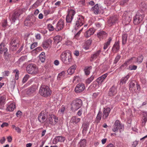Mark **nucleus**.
Wrapping results in <instances>:
<instances>
[{"label": "nucleus", "mask_w": 147, "mask_h": 147, "mask_svg": "<svg viewBox=\"0 0 147 147\" xmlns=\"http://www.w3.org/2000/svg\"><path fill=\"white\" fill-rule=\"evenodd\" d=\"M60 59L63 63L67 65L71 63L73 61L71 53L69 50L63 52L61 55Z\"/></svg>", "instance_id": "1"}, {"label": "nucleus", "mask_w": 147, "mask_h": 147, "mask_svg": "<svg viewBox=\"0 0 147 147\" xmlns=\"http://www.w3.org/2000/svg\"><path fill=\"white\" fill-rule=\"evenodd\" d=\"M39 93L44 97H47L51 95L52 92L48 86L42 85L40 88Z\"/></svg>", "instance_id": "2"}, {"label": "nucleus", "mask_w": 147, "mask_h": 147, "mask_svg": "<svg viewBox=\"0 0 147 147\" xmlns=\"http://www.w3.org/2000/svg\"><path fill=\"white\" fill-rule=\"evenodd\" d=\"M143 58V56L142 55H139L137 59L134 57H132L130 59H128L127 61H126L121 66L120 68H122L124 66H126L127 65H128V64L131 63L132 62H135L138 63H140L142 62Z\"/></svg>", "instance_id": "3"}, {"label": "nucleus", "mask_w": 147, "mask_h": 147, "mask_svg": "<svg viewBox=\"0 0 147 147\" xmlns=\"http://www.w3.org/2000/svg\"><path fill=\"white\" fill-rule=\"evenodd\" d=\"M84 23V18L82 16H78L76 18L75 21L74 27L76 30H78L82 26Z\"/></svg>", "instance_id": "4"}, {"label": "nucleus", "mask_w": 147, "mask_h": 147, "mask_svg": "<svg viewBox=\"0 0 147 147\" xmlns=\"http://www.w3.org/2000/svg\"><path fill=\"white\" fill-rule=\"evenodd\" d=\"M82 100L80 99H77L73 101L71 104V109L73 111H76L82 106Z\"/></svg>", "instance_id": "5"}, {"label": "nucleus", "mask_w": 147, "mask_h": 147, "mask_svg": "<svg viewBox=\"0 0 147 147\" xmlns=\"http://www.w3.org/2000/svg\"><path fill=\"white\" fill-rule=\"evenodd\" d=\"M124 129V126L120 122L119 120L115 121L113 125V128H112L113 131L116 132L118 129H119L120 132L121 133Z\"/></svg>", "instance_id": "6"}, {"label": "nucleus", "mask_w": 147, "mask_h": 147, "mask_svg": "<svg viewBox=\"0 0 147 147\" xmlns=\"http://www.w3.org/2000/svg\"><path fill=\"white\" fill-rule=\"evenodd\" d=\"M67 14L66 18V21L67 23L71 22L74 17L76 13V11L72 9H68L67 12Z\"/></svg>", "instance_id": "7"}, {"label": "nucleus", "mask_w": 147, "mask_h": 147, "mask_svg": "<svg viewBox=\"0 0 147 147\" xmlns=\"http://www.w3.org/2000/svg\"><path fill=\"white\" fill-rule=\"evenodd\" d=\"M36 20V18L34 16H28L24 21V24L26 26H30Z\"/></svg>", "instance_id": "8"}, {"label": "nucleus", "mask_w": 147, "mask_h": 147, "mask_svg": "<svg viewBox=\"0 0 147 147\" xmlns=\"http://www.w3.org/2000/svg\"><path fill=\"white\" fill-rule=\"evenodd\" d=\"M22 13V11L20 9L17 10L15 11L12 15L10 19L11 22L14 23L15 22L16 20H18L20 16Z\"/></svg>", "instance_id": "9"}, {"label": "nucleus", "mask_w": 147, "mask_h": 147, "mask_svg": "<svg viewBox=\"0 0 147 147\" xmlns=\"http://www.w3.org/2000/svg\"><path fill=\"white\" fill-rule=\"evenodd\" d=\"M131 16H129L127 12H125L122 17V22L124 24L128 25L131 20Z\"/></svg>", "instance_id": "10"}, {"label": "nucleus", "mask_w": 147, "mask_h": 147, "mask_svg": "<svg viewBox=\"0 0 147 147\" xmlns=\"http://www.w3.org/2000/svg\"><path fill=\"white\" fill-rule=\"evenodd\" d=\"M19 40L17 38H13L10 43V47L13 50H16L19 47Z\"/></svg>", "instance_id": "11"}, {"label": "nucleus", "mask_w": 147, "mask_h": 147, "mask_svg": "<svg viewBox=\"0 0 147 147\" xmlns=\"http://www.w3.org/2000/svg\"><path fill=\"white\" fill-rule=\"evenodd\" d=\"M85 88V85L81 83L77 84L75 87L74 90L76 93H80L84 90Z\"/></svg>", "instance_id": "12"}, {"label": "nucleus", "mask_w": 147, "mask_h": 147, "mask_svg": "<svg viewBox=\"0 0 147 147\" xmlns=\"http://www.w3.org/2000/svg\"><path fill=\"white\" fill-rule=\"evenodd\" d=\"M111 111V109L109 107H107L104 108L103 110L102 118L104 119H107Z\"/></svg>", "instance_id": "13"}, {"label": "nucleus", "mask_w": 147, "mask_h": 147, "mask_svg": "<svg viewBox=\"0 0 147 147\" xmlns=\"http://www.w3.org/2000/svg\"><path fill=\"white\" fill-rule=\"evenodd\" d=\"M142 16L139 14H136L133 18V22L135 25L140 23L142 20Z\"/></svg>", "instance_id": "14"}, {"label": "nucleus", "mask_w": 147, "mask_h": 147, "mask_svg": "<svg viewBox=\"0 0 147 147\" xmlns=\"http://www.w3.org/2000/svg\"><path fill=\"white\" fill-rule=\"evenodd\" d=\"M36 68V65L33 64H29L26 67L27 72L30 74L35 73V70Z\"/></svg>", "instance_id": "15"}, {"label": "nucleus", "mask_w": 147, "mask_h": 147, "mask_svg": "<svg viewBox=\"0 0 147 147\" xmlns=\"http://www.w3.org/2000/svg\"><path fill=\"white\" fill-rule=\"evenodd\" d=\"M52 43L51 39L49 38L43 42V47L45 49L50 48L51 45Z\"/></svg>", "instance_id": "16"}, {"label": "nucleus", "mask_w": 147, "mask_h": 147, "mask_svg": "<svg viewBox=\"0 0 147 147\" xmlns=\"http://www.w3.org/2000/svg\"><path fill=\"white\" fill-rule=\"evenodd\" d=\"M16 108L15 103L13 102H9L7 105L6 110L8 111H13Z\"/></svg>", "instance_id": "17"}, {"label": "nucleus", "mask_w": 147, "mask_h": 147, "mask_svg": "<svg viewBox=\"0 0 147 147\" xmlns=\"http://www.w3.org/2000/svg\"><path fill=\"white\" fill-rule=\"evenodd\" d=\"M64 25V21L62 20H60L57 24L55 30L57 31L61 30L63 28Z\"/></svg>", "instance_id": "18"}, {"label": "nucleus", "mask_w": 147, "mask_h": 147, "mask_svg": "<svg viewBox=\"0 0 147 147\" xmlns=\"http://www.w3.org/2000/svg\"><path fill=\"white\" fill-rule=\"evenodd\" d=\"M65 138L62 136H58L56 137L53 139V143L56 144L58 142H64Z\"/></svg>", "instance_id": "19"}, {"label": "nucleus", "mask_w": 147, "mask_h": 147, "mask_svg": "<svg viewBox=\"0 0 147 147\" xmlns=\"http://www.w3.org/2000/svg\"><path fill=\"white\" fill-rule=\"evenodd\" d=\"M118 18L117 16H114L111 17L108 20V23L111 25L113 24L114 23L117 22L118 21Z\"/></svg>", "instance_id": "20"}, {"label": "nucleus", "mask_w": 147, "mask_h": 147, "mask_svg": "<svg viewBox=\"0 0 147 147\" xmlns=\"http://www.w3.org/2000/svg\"><path fill=\"white\" fill-rule=\"evenodd\" d=\"M108 75L107 73H106L97 78L96 81L98 84H100L106 78Z\"/></svg>", "instance_id": "21"}, {"label": "nucleus", "mask_w": 147, "mask_h": 147, "mask_svg": "<svg viewBox=\"0 0 147 147\" xmlns=\"http://www.w3.org/2000/svg\"><path fill=\"white\" fill-rule=\"evenodd\" d=\"M7 51V49L5 47V43L2 42L0 44V54H2L4 53V55H5Z\"/></svg>", "instance_id": "22"}, {"label": "nucleus", "mask_w": 147, "mask_h": 147, "mask_svg": "<svg viewBox=\"0 0 147 147\" xmlns=\"http://www.w3.org/2000/svg\"><path fill=\"white\" fill-rule=\"evenodd\" d=\"M117 93V89L114 86H112L110 88L109 92V96H113L115 95Z\"/></svg>", "instance_id": "23"}, {"label": "nucleus", "mask_w": 147, "mask_h": 147, "mask_svg": "<svg viewBox=\"0 0 147 147\" xmlns=\"http://www.w3.org/2000/svg\"><path fill=\"white\" fill-rule=\"evenodd\" d=\"M119 43L118 42H116L112 47V51L113 53H116L119 51Z\"/></svg>", "instance_id": "24"}, {"label": "nucleus", "mask_w": 147, "mask_h": 147, "mask_svg": "<svg viewBox=\"0 0 147 147\" xmlns=\"http://www.w3.org/2000/svg\"><path fill=\"white\" fill-rule=\"evenodd\" d=\"M87 143L85 139H81L78 143V147H85Z\"/></svg>", "instance_id": "25"}, {"label": "nucleus", "mask_w": 147, "mask_h": 147, "mask_svg": "<svg viewBox=\"0 0 147 147\" xmlns=\"http://www.w3.org/2000/svg\"><path fill=\"white\" fill-rule=\"evenodd\" d=\"M143 117L142 119V125L144 126L147 121V112H144L143 114Z\"/></svg>", "instance_id": "26"}, {"label": "nucleus", "mask_w": 147, "mask_h": 147, "mask_svg": "<svg viewBox=\"0 0 147 147\" xmlns=\"http://www.w3.org/2000/svg\"><path fill=\"white\" fill-rule=\"evenodd\" d=\"M81 120V119L76 116L72 117L71 119V124H77L79 123Z\"/></svg>", "instance_id": "27"}, {"label": "nucleus", "mask_w": 147, "mask_h": 147, "mask_svg": "<svg viewBox=\"0 0 147 147\" xmlns=\"http://www.w3.org/2000/svg\"><path fill=\"white\" fill-rule=\"evenodd\" d=\"M76 67V65H74L71 66L67 71L68 74L70 75L73 74L74 72Z\"/></svg>", "instance_id": "28"}, {"label": "nucleus", "mask_w": 147, "mask_h": 147, "mask_svg": "<svg viewBox=\"0 0 147 147\" xmlns=\"http://www.w3.org/2000/svg\"><path fill=\"white\" fill-rule=\"evenodd\" d=\"M91 11L95 14H98L99 12L98 4H96L92 8Z\"/></svg>", "instance_id": "29"}, {"label": "nucleus", "mask_w": 147, "mask_h": 147, "mask_svg": "<svg viewBox=\"0 0 147 147\" xmlns=\"http://www.w3.org/2000/svg\"><path fill=\"white\" fill-rule=\"evenodd\" d=\"M94 31V29L92 28H90L88 30L85 34V36L88 38L91 35L93 34Z\"/></svg>", "instance_id": "30"}, {"label": "nucleus", "mask_w": 147, "mask_h": 147, "mask_svg": "<svg viewBox=\"0 0 147 147\" xmlns=\"http://www.w3.org/2000/svg\"><path fill=\"white\" fill-rule=\"evenodd\" d=\"M38 120L41 123H42L44 122L45 119V115L41 112L38 116Z\"/></svg>", "instance_id": "31"}, {"label": "nucleus", "mask_w": 147, "mask_h": 147, "mask_svg": "<svg viewBox=\"0 0 147 147\" xmlns=\"http://www.w3.org/2000/svg\"><path fill=\"white\" fill-rule=\"evenodd\" d=\"M129 77V74H128L125 76L122 77L120 81L121 84H125Z\"/></svg>", "instance_id": "32"}, {"label": "nucleus", "mask_w": 147, "mask_h": 147, "mask_svg": "<svg viewBox=\"0 0 147 147\" xmlns=\"http://www.w3.org/2000/svg\"><path fill=\"white\" fill-rule=\"evenodd\" d=\"M98 37L100 39H102L107 36L106 33L103 31H101L97 34Z\"/></svg>", "instance_id": "33"}, {"label": "nucleus", "mask_w": 147, "mask_h": 147, "mask_svg": "<svg viewBox=\"0 0 147 147\" xmlns=\"http://www.w3.org/2000/svg\"><path fill=\"white\" fill-rule=\"evenodd\" d=\"M36 86H32L28 90L27 92V93L29 94H31L34 92L36 91Z\"/></svg>", "instance_id": "34"}, {"label": "nucleus", "mask_w": 147, "mask_h": 147, "mask_svg": "<svg viewBox=\"0 0 147 147\" xmlns=\"http://www.w3.org/2000/svg\"><path fill=\"white\" fill-rule=\"evenodd\" d=\"M101 51L100 50H98L94 53L92 55L91 58L92 59H96L99 56Z\"/></svg>", "instance_id": "35"}, {"label": "nucleus", "mask_w": 147, "mask_h": 147, "mask_svg": "<svg viewBox=\"0 0 147 147\" xmlns=\"http://www.w3.org/2000/svg\"><path fill=\"white\" fill-rule=\"evenodd\" d=\"M89 124L87 123H84L82 125V127L83 128V131L86 132L89 128Z\"/></svg>", "instance_id": "36"}, {"label": "nucleus", "mask_w": 147, "mask_h": 147, "mask_svg": "<svg viewBox=\"0 0 147 147\" xmlns=\"http://www.w3.org/2000/svg\"><path fill=\"white\" fill-rule=\"evenodd\" d=\"M127 35L126 33H124L122 35V44L125 45L127 42Z\"/></svg>", "instance_id": "37"}, {"label": "nucleus", "mask_w": 147, "mask_h": 147, "mask_svg": "<svg viewBox=\"0 0 147 147\" xmlns=\"http://www.w3.org/2000/svg\"><path fill=\"white\" fill-rule=\"evenodd\" d=\"M112 40V38L111 37H109L108 38V41L104 44L103 47V49L104 50H105L108 47V46L110 45L111 42Z\"/></svg>", "instance_id": "38"}, {"label": "nucleus", "mask_w": 147, "mask_h": 147, "mask_svg": "<svg viewBox=\"0 0 147 147\" xmlns=\"http://www.w3.org/2000/svg\"><path fill=\"white\" fill-rule=\"evenodd\" d=\"M92 68V67L91 66H87L85 67L84 71L86 75H88L89 74Z\"/></svg>", "instance_id": "39"}, {"label": "nucleus", "mask_w": 147, "mask_h": 147, "mask_svg": "<svg viewBox=\"0 0 147 147\" xmlns=\"http://www.w3.org/2000/svg\"><path fill=\"white\" fill-rule=\"evenodd\" d=\"M54 42L55 43L57 44L62 40L61 37L59 35H57L53 38Z\"/></svg>", "instance_id": "40"}, {"label": "nucleus", "mask_w": 147, "mask_h": 147, "mask_svg": "<svg viewBox=\"0 0 147 147\" xmlns=\"http://www.w3.org/2000/svg\"><path fill=\"white\" fill-rule=\"evenodd\" d=\"M53 118V119H54L55 121V124H57L59 121L58 117H56L55 115H53V116L52 117H51L49 118V121L50 123L51 124H53V123L52 121H51V119H52V118Z\"/></svg>", "instance_id": "41"}, {"label": "nucleus", "mask_w": 147, "mask_h": 147, "mask_svg": "<svg viewBox=\"0 0 147 147\" xmlns=\"http://www.w3.org/2000/svg\"><path fill=\"white\" fill-rule=\"evenodd\" d=\"M65 71H63L61 72L60 73H59L57 76V79L60 80L61 78H65Z\"/></svg>", "instance_id": "42"}, {"label": "nucleus", "mask_w": 147, "mask_h": 147, "mask_svg": "<svg viewBox=\"0 0 147 147\" xmlns=\"http://www.w3.org/2000/svg\"><path fill=\"white\" fill-rule=\"evenodd\" d=\"M39 59L42 62H44L45 59V53L44 52H42L39 55Z\"/></svg>", "instance_id": "43"}, {"label": "nucleus", "mask_w": 147, "mask_h": 147, "mask_svg": "<svg viewBox=\"0 0 147 147\" xmlns=\"http://www.w3.org/2000/svg\"><path fill=\"white\" fill-rule=\"evenodd\" d=\"M102 117V113L100 111H99L96 117V122L97 123L99 122L100 121Z\"/></svg>", "instance_id": "44"}, {"label": "nucleus", "mask_w": 147, "mask_h": 147, "mask_svg": "<svg viewBox=\"0 0 147 147\" xmlns=\"http://www.w3.org/2000/svg\"><path fill=\"white\" fill-rule=\"evenodd\" d=\"M13 73H14L15 74V79L16 80H18L19 78V71L17 69L14 70L13 71Z\"/></svg>", "instance_id": "45"}, {"label": "nucleus", "mask_w": 147, "mask_h": 147, "mask_svg": "<svg viewBox=\"0 0 147 147\" xmlns=\"http://www.w3.org/2000/svg\"><path fill=\"white\" fill-rule=\"evenodd\" d=\"M135 83L133 82H130L129 85V89L131 90H135L134 88H135Z\"/></svg>", "instance_id": "46"}, {"label": "nucleus", "mask_w": 147, "mask_h": 147, "mask_svg": "<svg viewBox=\"0 0 147 147\" xmlns=\"http://www.w3.org/2000/svg\"><path fill=\"white\" fill-rule=\"evenodd\" d=\"M94 76L92 75L89 78L87 79L86 81V83L87 84H90L94 80Z\"/></svg>", "instance_id": "47"}, {"label": "nucleus", "mask_w": 147, "mask_h": 147, "mask_svg": "<svg viewBox=\"0 0 147 147\" xmlns=\"http://www.w3.org/2000/svg\"><path fill=\"white\" fill-rule=\"evenodd\" d=\"M5 98L4 96L0 97V105H2L5 104Z\"/></svg>", "instance_id": "48"}, {"label": "nucleus", "mask_w": 147, "mask_h": 147, "mask_svg": "<svg viewBox=\"0 0 147 147\" xmlns=\"http://www.w3.org/2000/svg\"><path fill=\"white\" fill-rule=\"evenodd\" d=\"M65 109V108L64 106H62L60 109L58 111V113L60 114L63 115Z\"/></svg>", "instance_id": "49"}, {"label": "nucleus", "mask_w": 147, "mask_h": 147, "mask_svg": "<svg viewBox=\"0 0 147 147\" xmlns=\"http://www.w3.org/2000/svg\"><path fill=\"white\" fill-rule=\"evenodd\" d=\"M121 57V56L120 55H117L113 63L115 64L117 63L120 59Z\"/></svg>", "instance_id": "50"}, {"label": "nucleus", "mask_w": 147, "mask_h": 147, "mask_svg": "<svg viewBox=\"0 0 147 147\" xmlns=\"http://www.w3.org/2000/svg\"><path fill=\"white\" fill-rule=\"evenodd\" d=\"M137 68V66L136 65H130L129 66L128 69L130 70H136Z\"/></svg>", "instance_id": "51"}, {"label": "nucleus", "mask_w": 147, "mask_h": 147, "mask_svg": "<svg viewBox=\"0 0 147 147\" xmlns=\"http://www.w3.org/2000/svg\"><path fill=\"white\" fill-rule=\"evenodd\" d=\"M29 78V75L28 74L26 75L24 77L23 80L22 82L23 83H25L27 80H28Z\"/></svg>", "instance_id": "52"}, {"label": "nucleus", "mask_w": 147, "mask_h": 147, "mask_svg": "<svg viewBox=\"0 0 147 147\" xmlns=\"http://www.w3.org/2000/svg\"><path fill=\"white\" fill-rule=\"evenodd\" d=\"M48 28L50 31H53L54 29L53 26L50 24H49L48 25Z\"/></svg>", "instance_id": "53"}, {"label": "nucleus", "mask_w": 147, "mask_h": 147, "mask_svg": "<svg viewBox=\"0 0 147 147\" xmlns=\"http://www.w3.org/2000/svg\"><path fill=\"white\" fill-rule=\"evenodd\" d=\"M92 43V40H87L85 42V45H87L88 46H89Z\"/></svg>", "instance_id": "54"}, {"label": "nucleus", "mask_w": 147, "mask_h": 147, "mask_svg": "<svg viewBox=\"0 0 147 147\" xmlns=\"http://www.w3.org/2000/svg\"><path fill=\"white\" fill-rule=\"evenodd\" d=\"M37 52V48H35V49L32 51V53L34 56H36V55Z\"/></svg>", "instance_id": "55"}, {"label": "nucleus", "mask_w": 147, "mask_h": 147, "mask_svg": "<svg viewBox=\"0 0 147 147\" xmlns=\"http://www.w3.org/2000/svg\"><path fill=\"white\" fill-rule=\"evenodd\" d=\"M141 5L142 7L144 9V10L147 9V5L145 3H142Z\"/></svg>", "instance_id": "56"}, {"label": "nucleus", "mask_w": 147, "mask_h": 147, "mask_svg": "<svg viewBox=\"0 0 147 147\" xmlns=\"http://www.w3.org/2000/svg\"><path fill=\"white\" fill-rule=\"evenodd\" d=\"M15 80L16 79H15L14 78H13L12 79H11V84L14 86H15V83L16 82Z\"/></svg>", "instance_id": "57"}, {"label": "nucleus", "mask_w": 147, "mask_h": 147, "mask_svg": "<svg viewBox=\"0 0 147 147\" xmlns=\"http://www.w3.org/2000/svg\"><path fill=\"white\" fill-rule=\"evenodd\" d=\"M79 77L78 76H75L73 78V82H74L75 81H78L79 79Z\"/></svg>", "instance_id": "58"}, {"label": "nucleus", "mask_w": 147, "mask_h": 147, "mask_svg": "<svg viewBox=\"0 0 147 147\" xmlns=\"http://www.w3.org/2000/svg\"><path fill=\"white\" fill-rule=\"evenodd\" d=\"M22 115V113L20 111H18L16 114V116L18 117H20V116Z\"/></svg>", "instance_id": "59"}, {"label": "nucleus", "mask_w": 147, "mask_h": 147, "mask_svg": "<svg viewBox=\"0 0 147 147\" xmlns=\"http://www.w3.org/2000/svg\"><path fill=\"white\" fill-rule=\"evenodd\" d=\"M37 46V43L35 42L32 44L31 46V49H32L36 47Z\"/></svg>", "instance_id": "60"}, {"label": "nucleus", "mask_w": 147, "mask_h": 147, "mask_svg": "<svg viewBox=\"0 0 147 147\" xmlns=\"http://www.w3.org/2000/svg\"><path fill=\"white\" fill-rule=\"evenodd\" d=\"M138 144V142L137 141L134 142L132 144V147H136Z\"/></svg>", "instance_id": "61"}, {"label": "nucleus", "mask_w": 147, "mask_h": 147, "mask_svg": "<svg viewBox=\"0 0 147 147\" xmlns=\"http://www.w3.org/2000/svg\"><path fill=\"white\" fill-rule=\"evenodd\" d=\"M85 3V0H81L79 2V4L81 5H84Z\"/></svg>", "instance_id": "62"}, {"label": "nucleus", "mask_w": 147, "mask_h": 147, "mask_svg": "<svg viewBox=\"0 0 147 147\" xmlns=\"http://www.w3.org/2000/svg\"><path fill=\"white\" fill-rule=\"evenodd\" d=\"M8 125V124L7 123L5 122L2 123V124L1 125V127H7Z\"/></svg>", "instance_id": "63"}, {"label": "nucleus", "mask_w": 147, "mask_h": 147, "mask_svg": "<svg viewBox=\"0 0 147 147\" xmlns=\"http://www.w3.org/2000/svg\"><path fill=\"white\" fill-rule=\"evenodd\" d=\"M54 64L55 65H58L59 64V61L57 60H55L54 62Z\"/></svg>", "instance_id": "64"}]
</instances>
